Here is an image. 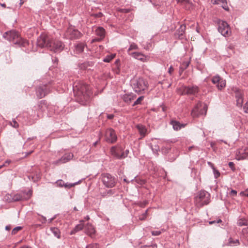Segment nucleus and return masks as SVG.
Segmentation results:
<instances>
[{
	"label": "nucleus",
	"instance_id": "obj_31",
	"mask_svg": "<svg viewBox=\"0 0 248 248\" xmlns=\"http://www.w3.org/2000/svg\"><path fill=\"white\" fill-rule=\"evenodd\" d=\"M51 231L53 234L58 238H60V232L57 228H51Z\"/></svg>",
	"mask_w": 248,
	"mask_h": 248
},
{
	"label": "nucleus",
	"instance_id": "obj_53",
	"mask_svg": "<svg viewBox=\"0 0 248 248\" xmlns=\"http://www.w3.org/2000/svg\"><path fill=\"white\" fill-rule=\"evenodd\" d=\"M114 117V114H107V117L108 119H112Z\"/></svg>",
	"mask_w": 248,
	"mask_h": 248
},
{
	"label": "nucleus",
	"instance_id": "obj_57",
	"mask_svg": "<svg viewBox=\"0 0 248 248\" xmlns=\"http://www.w3.org/2000/svg\"><path fill=\"white\" fill-rule=\"evenodd\" d=\"M55 218V217H52L49 219H48V220H47V221H48V223H51L53 220H54Z\"/></svg>",
	"mask_w": 248,
	"mask_h": 248
},
{
	"label": "nucleus",
	"instance_id": "obj_36",
	"mask_svg": "<svg viewBox=\"0 0 248 248\" xmlns=\"http://www.w3.org/2000/svg\"><path fill=\"white\" fill-rule=\"evenodd\" d=\"M22 229V227L17 226L14 228L12 231V234L15 235L18 232L21 230Z\"/></svg>",
	"mask_w": 248,
	"mask_h": 248
},
{
	"label": "nucleus",
	"instance_id": "obj_14",
	"mask_svg": "<svg viewBox=\"0 0 248 248\" xmlns=\"http://www.w3.org/2000/svg\"><path fill=\"white\" fill-rule=\"evenodd\" d=\"M74 155L71 153H66L62 156L61 158L55 161L54 164L59 165L66 163L73 159Z\"/></svg>",
	"mask_w": 248,
	"mask_h": 248
},
{
	"label": "nucleus",
	"instance_id": "obj_12",
	"mask_svg": "<svg viewBox=\"0 0 248 248\" xmlns=\"http://www.w3.org/2000/svg\"><path fill=\"white\" fill-rule=\"evenodd\" d=\"M199 92V88L197 86H185L183 89V91L181 93L182 95H195Z\"/></svg>",
	"mask_w": 248,
	"mask_h": 248
},
{
	"label": "nucleus",
	"instance_id": "obj_23",
	"mask_svg": "<svg viewBox=\"0 0 248 248\" xmlns=\"http://www.w3.org/2000/svg\"><path fill=\"white\" fill-rule=\"evenodd\" d=\"M136 127L142 137H144L146 136L147 130L145 126L142 124H138Z\"/></svg>",
	"mask_w": 248,
	"mask_h": 248
},
{
	"label": "nucleus",
	"instance_id": "obj_32",
	"mask_svg": "<svg viewBox=\"0 0 248 248\" xmlns=\"http://www.w3.org/2000/svg\"><path fill=\"white\" fill-rule=\"evenodd\" d=\"M139 49V47L138 45L134 43H132L130 44L128 49H127V53L129 54V53H131L130 51L132 50H137Z\"/></svg>",
	"mask_w": 248,
	"mask_h": 248
},
{
	"label": "nucleus",
	"instance_id": "obj_29",
	"mask_svg": "<svg viewBox=\"0 0 248 248\" xmlns=\"http://www.w3.org/2000/svg\"><path fill=\"white\" fill-rule=\"evenodd\" d=\"M236 99H244V93L240 90H236L235 92Z\"/></svg>",
	"mask_w": 248,
	"mask_h": 248
},
{
	"label": "nucleus",
	"instance_id": "obj_26",
	"mask_svg": "<svg viewBox=\"0 0 248 248\" xmlns=\"http://www.w3.org/2000/svg\"><path fill=\"white\" fill-rule=\"evenodd\" d=\"M85 45L83 43H78L75 46V52L79 54L82 52L84 50Z\"/></svg>",
	"mask_w": 248,
	"mask_h": 248
},
{
	"label": "nucleus",
	"instance_id": "obj_7",
	"mask_svg": "<svg viewBox=\"0 0 248 248\" xmlns=\"http://www.w3.org/2000/svg\"><path fill=\"white\" fill-rule=\"evenodd\" d=\"M102 181L103 185L108 188H112L115 185V179L109 173L102 175Z\"/></svg>",
	"mask_w": 248,
	"mask_h": 248
},
{
	"label": "nucleus",
	"instance_id": "obj_10",
	"mask_svg": "<svg viewBox=\"0 0 248 248\" xmlns=\"http://www.w3.org/2000/svg\"><path fill=\"white\" fill-rule=\"evenodd\" d=\"M105 138L106 141L109 143H114L117 140L116 132L112 128H108L106 130Z\"/></svg>",
	"mask_w": 248,
	"mask_h": 248
},
{
	"label": "nucleus",
	"instance_id": "obj_48",
	"mask_svg": "<svg viewBox=\"0 0 248 248\" xmlns=\"http://www.w3.org/2000/svg\"><path fill=\"white\" fill-rule=\"evenodd\" d=\"M161 233L160 231H154L152 232V234L154 236H157Z\"/></svg>",
	"mask_w": 248,
	"mask_h": 248
},
{
	"label": "nucleus",
	"instance_id": "obj_50",
	"mask_svg": "<svg viewBox=\"0 0 248 248\" xmlns=\"http://www.w3.org/2000/svg\"><path fill=\"white\" fill-rule=\"evenodd\" d=\"M240 194L242 196H245L248 197V188L244 191L240 192Z\"/></svg>",
	"mask_w": 248,
	"mask_h": 248
},
{
	"label": "nucleus",
	"instance_id": "obj_2",
	"mask_svg": "<svg viewBox=\"0 0 248 248\" xmlns=\"http://www.w3.org/2000/svg\"><path fill=\"white\" fill-rule=\"evenodd\" d=\"M37 45L41 47H46L50 51L60 52L64 48L63 43L58 40L51 39L46 34H41L37 39Z\"/></svg>",
	"mask_w": 248,
	"mask_h": 248
},
{
	"label": "nucleus",
	"instance_id": "obj_46",
	"mask_svg": "<svg viewBox=\"0 0 248 248\" xmlns=\"http://www.w3.org/2000/svg\"><path fill=\"white\" fill-rule=\"evenodd\" d=\"M86 248H99L97 244H92L88 245Z\"/></svg>",
	"mask_w": 248,
	"mask_h": 248
},
{
	"label": "nucleus",
	"instance_id": "obj_55",
	"mask_svg": "<svg viewBox=\"0 0 248 248\" xmlns=\"http://www.w3.org/2000/svg\"><path fill=\"white\" fill-rule=\"evenodd\" d=\"M43 219V221H42L43 223H45L46 221H47V220H46V218L45 217H44L43 216H41Z\"/></svg>",
	"mask_w": 248,
	"mask_h": 248
},
{
	"label": "nucleus",
	"instance_id": "obj_28",
	"mask_svg": "<svg viewBox=\"0 0 248 248\" xmlns=\"http://www.w3.org/2000/svg\"><path fill=\"white\" fill-rule=\"evenodd\" d=\"M237 223L239 226H247L248 224V220L245 218H239Z\"/></svg>",
	"mask_w": 248,
	"mask_h": 248
},
{
	"label": "nucleus",
	"instance_id": "obj_5",
	"mask_svg": "<svg viewBox=\"0 0 248 248\" xmlns=\"http://www.w3.org/2000/svg\"><path fill=\"white\" fill-rule=\"evenodd\" d=\"M131 85L134 90L137 93H140L145 90L148 87V83L141 78L134 79L131 81Z\"/></svg>",
	"mask_w": 248,
	"mask_h": 248
},
{
	"label": "nucleus",
	"instance_id": "obj_1",
	"mask_svg": "<svg viewBox=\"0 0 248 248\" xmlns=\"http://www.w3.org/2000/svg\"><path fill=\"white\" fill-rule=\"evenodd\" d=\"M73 88L78 101L84 105L92 94L90 87L83 81H77L74 83Z\"/></svg>",
	"mask_w": 248,
	"mask_h": 248
},
{
	"label": "nucleus",
	"instance_id": "obj_40",
	"mask_svg": "<svg viewBox=\"0 0 248 248\" xmlns=\"http://www.w3.org/2000/svg\"><path fill=\"white\" fill-rule=\"evenodd\" d=\"M143 96H140L134 102L133 104V106H135L137 105H138L140 103L141 101L143 100Z\"/></svg>",
	"mask_w": 248,
	"mask_h": 248
},
{
	"label": "nucleus",
	"instance_id": "obj_25",
	"mask_svg": "<svg viewBox=\"0 0 248 248\" xmlns=\"http://www.w3.org/2000/svg\"><path fill=\"white\" fill-rule=\"evenodd\" d=\"M213 4H222V7L224 10L228 11L229 9L226 0H215V1L213 2Z\"/></svg>",
	"mask_w": 248,
	"mask_h": 248
},
{
	"label": "nucleus",
	"instance_id": "obj_6",
	"mask_svg": "<svg viewBox=\"0 0 248 248\" xmlns=\"http://www.w3.org/2000/svg\"><path fill=\"white\" fill-rule=\"evenodd\" d=\"M218 31L225 37L229 36L231 34L229 25L226 21L223 20H219L218 22Z\"/></svg>",
	"mask_w": 248,
	"mask_h": 248
},
{
	"label": "nucleus",
	"instance_id": "obj_4",
	"mask_svg": "<svg viewBox=\"0 0 248 248\" xmlns=\"http://www.w3.org/2000/svg\"><path fill=\"white\" fill-rule=\"evenodd\" d=\"M210 195L206 191H201L195 198L196 204L199 206L207 205L210 202Z\"/></svg>",
	"mask_w": 248,
	"mask_h": 248
},
{
	"label": "nucleus",
	"instance_id": "obj_35",
	"mask_svg": "<svg viewBox=\"0 0 248 248\" xmlns=\"http://www.w3.org/2000/svg\"><path fill=\"white\" fill-rule=\"evenodd\" d=\"M221 78L218 75H217L214 77L212 79V81L214 84H217L219 83V81Z\"/></svg>",
	"mask_w": 248,
	"mask_h": 248
},
{
	"label": "nucleus",
	"instance_id": "obj_24",
	"mask_svg": "<svg viewBox=\"0 0 248 248\" xmlns=\"http://www.w3.org/2000/svg\"><path fill=\"white\" fill-rule=\"evenodd\" d=\"M56 183L58 186L60 187L64 186L66 188H71L72 186H74L76 184L64 183V182L62 180H58Z\"/></svg>",
	"mask_w": 248,
	"mask_h": 248
},
{
	"label": "nucleus",
	"instance_id": "obj_33",
	"mask_svg": "<svg viewBox=\"0 0 248 248\" xmlns=\"http://www.w3.org/2000/svg\"><path fill=\"white\" fill-rule=\"evenodd\" d=\"M226 85L225 80L223 79H221L219 82V83L217 84V87L219 90H221Z\"/></svg>",
	"mask_w": 248,
	"mask_h": 248
},
{
	"label": "nucleus",
	"instance_id": "obj_64",
	"mask_svg": "<svg viewBox=\"0 0 248 248\" xmlns=\"http://www.w3.org/2000/svg\"><path fill=\"white\" fill-rule=\"evenodd\" d=\"M232 47H233L232 46H230L228 48L230 49H232Z\"/></svg>",
	"mask_w": 248,
	"mask_h": 248
},
{
	"label": "nucleus",
	"instance_id": "obj_43",
	"mask_svg": "<svg viewBox=\"0 0 248 248\" xmlns=\"http://www.w3.org/2000/svg\"><path fill=\"white\" fill-rule=\"evenodd\" d=\"M147 214L148 210H146L145 212L140 217V219L141 220L145 219L147 217Z\"/></svg>",
	"mask_w": 248,
	"mask_h": 248
},
{
	"label": "nucleus",
	"instance_id": "obj_22",
	"mask_svg": "<svg viewBox=\"0 0 248 248\" xmlns=\"http://www.w3.org/2000/svg\"><path fill=\"white\" fill-rule=\"evenodd\" d=\"M83 222H84L83 220H80V223L76 225L75 226V227L74 228V229L71 231L70 234L71 235H73V234H74L75 233H76L77 232H78L80 230H82L84 228Z\"/></svg>",
	"mask_w": 248,
	"mask_h": 248
},
{
	"label": "nucleus",
	"instance_id": "obj_51",
	"mask_svg": "<svg viewBox=\"0 0 248 248\" xmlns=\"http://www.w3.org/2000/svg\"><path fill=\"white\" fill-rule=\"evenodd\" d=\"M229 166L231 168L232 170H234V164L232 162H229Z\"/></svg>",
	"mask_w": 248,
	"mask_h": 248
},
{
	"label": "nucleus",
	"instance_id": "obj_58",
	"mask_svg": "<svg viewBox=\"0 0 248 248\" xmlns=\"http://www.w3.org/2000/svg\"><path fill=\"white\" fill-rule=\"evenodd\" d=\"M208 164H209V166H211V167L213 169V168H215L214 166V165L210 162H208Z\"/></svg>",
	"mask_w": 248,
	"mask_h": 248
},
{
	"label": "nucleus",
	"instance_id": "obj_30",
	"mask_svg": "<svg viewBox=\"0 0 248 248\" xmlns=\"http://www.w3.org/2000/svg\"><path fill=\"white\" fill-rule=\"evenodd\" d=\"M24 199L22 196L20 194H16L13 196L12 200V202H17L19 201H22Z\"/></svg>",
	"mask_w": 248,
	"mask_h": 248
},
{
	"label": "nucleus",
	"instance_id": "obj_3",
	"mask_svg": "<svg viewBox=\"0 0 248 248\" xmlns=\"http://www.w3.org/2000/svg\"><path fill=\"white\" fill-rule=\"evenodd\" d=\"M3 37L9 41L14 42L15 44L24 45L25 42L19 36L18 33L15 30L5 32Z\"/></svg>",
	"mask_w": 248,
	"mask_h": 248
},
{
	"label": "nucleus",
	"instance_id": "obj_15",
	"mask_svg": "<svg viewBox=\"0 0 248 248\" xmlns=\"http://www.w3.org/2000/svg\"><path fill=\"white\" fill-rule=\"evenodd\" d=\"M235 158L238 160L247 159L246 147L237 150L235 153Z\"/></svg>",
	"mask_w": 248,
	"mask_h": 248
},
{
	"label": "nucleus",
	"instance_id": "obj_39",
	"mask_svg": "<svg viewBox=\"0 0 248 248\" xmlns=\"http://www.w3.org/2000/svg\"><path fill=\"white\" fill-rule=\"evenodd\" d=\"M244 99H236V105L238 108H242Z\"/></svg>",
	"mask_w": 248,
	"mask_h": 248
},
{
	"label": "nucleus",
	"instance_id": "obj_20",
	"mask_svg": "<svg viewBox=\"0 0 248 248\" xmlns=\"http://www.w3.org/2000/svg\"><path fill=\"white\" fill-rule=\"evenodd\" d=\"M202 107V103L199 102L191 111V115L193 117H198L202 114V112L199 110V108Z\"/></svg>",
	"mask_w": 248,
	"mask_h": 248
},
{
	"label": "nucleus",
	"instance_id": "obj_9",
	"mask_svg": "<svg viewBox=\"0 0 248 248\" xmlns=\"http://www.w3.org/2000/svg\"><path fill=\"white\" fill-rule=\"evenodd\" d=\"M51 91L50 85H42L39 86L36 89V95L39 98L45 97Z\"/></svg>",
	"mask_w": 248,
	"mask_h": 248
},
{
	"label": "nucleus",
	"instance_id": "obj_38",
	"mask_svg": "<svg viewBox=\"0 0 248 248\" xmlns=\"http://www.w3.org/2000/svg\"><path fill=\"white\" fill-rule=\"evenodd\" d=\"M9 124L15 128H17L19 126L17 122L15 119H13L12 122H9Z\"/></svg>",
	"mask_w": 248,
	"mask_h": 248
},
{
	"label": "nucleus",
	"instance_id": "obj_56",
	"mask_svg": "<svg viewBox=\"0 0 248 248\" xmlns=\"http://www.w3.org/2000/svg\"><path fill=\"white\" fill-rule=\"evenodd\" d=\"M11 228V226L10 225H7L5 227V230H7V231L10 230Z\"/></svg>",
	"mask_w": 248,
	"mask_h": 248
},
{
	"label": "nucleus",
	"instance_id": "obj_17",
	"mask_svg": "<svg viewBox=\"0 0 248 248\" xmlns=\"http://www.w3.org/2000/svg\"><path fill=\"white\" fill-rule=\"evenodd\" d=\"M121 98L126 104H129L132 100L135 99L136 95L132 93H125L121 95Z\"/></svg>",
	"mask_w": 248,
	"mask_h": 248
},
{
	"label": "nucleus",
	"instance_id": "obj_49",
	"mask_svg": "<svg viewBox=\"0 0 248 248\" xmlns=\"http://www.w3.org/2000/svg\"><path fill=\"white\" fill-rule=\"evenodd\" d=\"M141 248H157L156 244H154L150 246H144L141 247Z\"/></svg>",
	"mask_w": 248,
	"mask_h": 248
},
{
	"label": "nucleus",
	"instance_id": "obj_42",
	"mask_svg": "<svg viewBox=\"0 0 248 248\" xmlns=\"http://www.w3.org/2000/svg\"><path fill=\"white\" fill-rule=\"evenodd\" d=\"M237 193V192L236 190L232 189L231 191L229 192V195L230 196L233 197L236 196Z\"/></svg>",
	"mask_w": 248,
	"mask_h": 248
},
{
	"label": "nucleus",
	"instance_id": "obj_44",
	"mask_svg": "<svg viewBox=\"0 0 248 248\" xmlns=\"http://www.w3.org/2000/svg\"><path fill=\"white\" fill-rule=\"evenodd\" d=\"M213 172L214 173L215 177L218 178L220 176V173L218 170H217L215 168H213Z\"/></svg>",
	"mask_w": 248,
	"mask_h": 248
},
{
	"label": "nucleus",
	"instance_id": "obj_62",
	"mask_svg": "<svg viewBox=\"0 0 248 248\" xmlns=\"http://www.w3.org/2000/svg\"><path fill=\"white\" fill-rule=\"evenodd\" d=\"M20 248H31V247H29V246H23L22 247H21Z\"/></svg>",
	"mask_w": 248,
	"mask_h": 248
},
{
	"label": "nucleus",
	"instance_id": "obj_52",
	"mask_svg": "<svg viewBox=\"0 0 248 248\" xmlns=\"http://www.w3.org/2000/svg\"><path fill=\"white\" fill-rule=\"evenodd\" d=\"M173 71L174 68L172 67V66H170L169 68L168 73H169L170 75H171Z\"/></svg>",
	"mask_w": 248,
	"mask_h": 248
},
{
	"label": "nucleus",
	"instance_id": "obj_13",
	"mask_svg": "<svg viewBox=\"0 0 248 248\" xmlns=\"http://www.w3.org/2000/svg\"><path fill=\"white\" fill-rule=\"evenodd\" d=\"M95 33L98 37L93 39L92 40V43H94L95 42H99L105 36L106 31L105 29L103 27H96L95 31Z\"/></svg>",
	"mask_w": 248,
	"mask_h": 248
},
{
	"label": "nucleus",
	"instance_id": "obj_41",
	"mask_svg": "<svg viewBox=\"0 0 248 248\" xmlns=\"http://www.w3.org/2000/svg\"><path fill=\"white\" fill-rule=\"evenodd\" d=\"M129 153V151L128 149H126L124 151V150H123V152H122V159H124V158H125V157H126L127 156Z\"/></svg>",
	"mask_w": 248,
	"mask_h": 248
},
{
	"label": "nucleus",
	"instance_id": "obj_60",
	"mask_svg": "<svg viewBox=\"0 0 248 248\" xmlns=\"http://www.w3.org/2000/svg\"><path fill=\"white\" fill-rule=\"evenodd\" d=\"M247 159H248V147H246Z\"/></svg>",
	"mask_w": 248,
	"mask_h": 248
},
{
	"label": "nucleus",
	"instance_id": "obj_63",
	"mask_svg": "<svg viewBox=\"0 0 248 248\" xmlns=\"http://www.w3.org/2000/svg\"><path fill=\"white\" fill-rule=\"evenodd\" d=\"M85 219L87 220H89L90 219V217L89 216H87L85 217Z\"/></svg>",
	"mask_w": 248,
	"mask_h": 248
},
{
	"label": "nucleus",
	"instance_id": "obj_59",
	"mask_svg": "<svg viewBox=\"0 0 248 248\" xmlns=\"http://www.w3.org/2000/svg\"><path fill=\"white\" fill-rule=\"evenodd\" d=\"M208 164H209V166H211V167L213 169V168H215L214 166V165L210 162H208Z\"/></svg>",
	"mask_w": 248,
	"mask_h": 248
},
{
	"label": "nucleus",
	"instance_id": "obj_16",
	"mask_svg": "<svg viewBox=\"0 0 248 248\" xmlns=\"http://www.w3.org/2000/svg\"><path fill=\"white\" fill-rule=\"evenodd\" d=\"M186 27L184 25H181L179 28L176 31L175 36L179 39H183L185 37V33Z\"/></svg>",
	"mask_w": 248,
	"mask_h": 248
},
{
	"label": "nucleus",
	"instance_id": "obj_61",
	"mask_svg": "<svg viewBox=\"0 0 248 248\" xmlns=\"http://www.w3.org/2000/svg\"><path fill=\"white\" fill-rule=\"evenodd\" d=\"M23 3H24L23 0H20V3H19L20 6H21L23 4Z\"/></svg>",
	"mask_w": 248,
	"mask_h": 248
},
{
	"label": "nucleus",
	"instance_id": "obj_19",
	"mask_svg": "<svg viewBox=\"0 0 248 248\" xmlns=\"http://www.w3.org/2000/svg\"><path fill=\"white\" fill-rule=\"evenodd\" d=\"M170 124L172 126L173 129L176 131L185 127L186 125V124H181L178 121L175 120H171L170 122Z\"/></svg>",
	"mask_w": 248,
	"mask_h": 248
},
{
	"label": "nucleus",
	"instance_id": "obj_54",
	"mask_svg": "<svg viewBox=\"0 0 248 248\" xmlns=\"http://www.w3.org/2000/svg\"><path fill=\"white\" fill-rule=\"evenodd\" d=\"M178 2H186L188 3L189 2L188 0H176Z\"/></svg>",
	"mask_w": 248,
	"mask_h": 248
},
{
	"label": "nucleus",
	"instance_id": "obj_47",
	"mask_svg": "<svg viewBox=\"0 0 248 248\" xmlns=\"http://www.w3.org/2000/svg\"><path fill=\"white\" fill-rule=\"evenodd\" d=\"M242 232H243V234L245 235V237L248 240V228H247L246 229H243Z\"/></svg>",
	"mask_w": 248,
	"mask_h": 248
},
{
	"label": "nucleus",
	"instance_id": "obj_34",
	"mask_svg": "<svg viewBox=\"0 0 248 248\" xmlns=\"http://www.w3.org/2000/svg\"><path fill=\"white\" fill-rule=\"evenodd\" d=\"M115 54L108 55L104 58L103 61L105 62H109L115 57Z\"/></svg>",
	"mask_w": 248,
	"mask_h": 248
},
{
	"label": "nucleus",
	"instance_id": "obj_45",
	"mask_svg": "<svg viewBox=\"0 0 248 248\" xmlns=\"http://www.w3.org/2000/svg\"><path fill=\"white\" fill-rule=\"evenodd\" d=\"M243 108L244 112L248 113V101L244 104Z\"/></svg>",
	"mask_w": 248,
	"mask_h": 248
},
{
	"label": "nucleus",
	"instance_id": "obj_8",
	"mask_svg": "<svg viewBox=\"0 0 248 248\" xmlns=\"http://www.w3.org/2000/svg\"><path fill=\"white\" fill-rule=\"evenodd\" d=\"M65 36L69 39H76L81 37L82 33L74 27L70 26L67 29Z\"/></svg>",
	"mask_w": 248,
	"mask_h": 248
},
{
	"label": "nucleus",
	"instance_id": "obj_11",
	"mask_svg": "<svg viewBox=\"0 0 248 248\" xmlns=\"http://www.w3.org/2000/svg\"><path fill=\"white\" fill-rule=\"evenodd\" d=\"M123 147L120 145L112 146L110 150V154L114 157L118 159H122V152Z\"/></svg>",
	"mask_w": 248,
	"mask_h": 248
},
{
	"label": "nucleus",
	"instance_id": "obj_18",
	"mask_svg": "<svg viewBox=\"0 0 248 248\" xmlns=\"http://www.w3.org/2000/svg\"><path fill=\"white\" fill-rule=\"evenodd\" d=\"M129 55L142 62H144L146 61V56L141 52H135L129 53Z\"/></svg>",
	"mask_w": 248,
	"mask_h": 248
},
{
	"label": "nucleus",
	"instance_id": "obj_21",
	"mask_svg": "<svg viewBox=\"0 0 248 248\" xmlns=\"http://www.w3.org/2000/svg\"><path fill=\"white\" fill-rule=\"evenodd\" d=\"M85 230L86 233L89 235H92L95 233V229L93 226L90 223H88L85 225Z\"/></svg>",
	"mask_w": 248,
	"mask_h": 248
},
{
	"label": "nucleus",
	"instance_id": "obj_37",
	"mask_svg": "<svg viewBox=\"0 0 248 248\" xmlns=\"http://www.w3.org/2000/svg\"><path fill=\"white\" fill-rule=\"evenodd\" d=\"M114 193L113 190L109 189L108 191H106L102 193L103 196H106L107 195H111Z\"/></svg>",
	"mask_w": 248,
	"mask_h": 248
},
{
	"label": "nucleus",
	"instance_id": "obj_27",
	"mask_svg": "<svg viewBox=\"0 0 248 248\" xmlns=\"http://www.w3.org/2000/svg\"><path fill=\"white\" fill-rule=\"evenodd\" d=\"M240 244L239 240L236 239L233 240L232 238H230L228 240V243L227 244L228 246H238Z\"/></svg>",
	"mask_w": 248,
	"mask_h": 248
}]
</instances>
